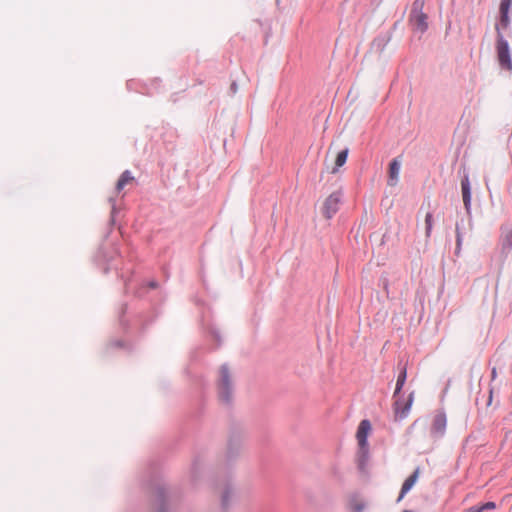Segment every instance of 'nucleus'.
<instances>
[{
    "mask_svg": "<svg viewBox=\"0 0 512 512\" xmlns=\"http://www.w3.org/2000/svg\"><path fill=\"white\" fill-rule=\"evenodd\" d=\"M372 424L368 419H363L355 432L356 450L355 461L361 470L369 467L372 459V450L368 437L372 434Z\"/></svg>",
    "mask_w": 512,
    "mask_h": 512,
    "instance_id": "1",
    "label": "nucleus"
},
{
    "mask_svg": "<svg viewBox=\"0 0 512 512\" xmlns=\"http://www.w3.org/2000/svg\"><path fill=\"white\" fill-rule=\"evenodd\" d=\"M407 377L406 367L402 366L400 369L399 375L397 377L396 388L394 391L393 397L395 398L394 402V416L395 420H402L407 417L409 414L410 408L413 402V395L410 394L407 399H404L403 396L400 395L401 389L405 384Z\"/></svg>",
    "mask_w": 512,
    "mask_h": 512,
    "instance_id": "2",
    "label": "nucleus"
},
{
    "mask_svg": "<svg viewBox=\"0 0 512 512\" xmlns=\"http://www.w3.org/2000/svg\"><path fill=\"white\" fill-rule=\"evenodd\" d=\"M425 0H415L409 14V24L416 33L423 34L428 29V16L424 13L423 8Z\"/></svg>",
    "mask_w": 512,
    "mask_h": 512,
    "instance_id": "3",
    "label": "nucleus"
},
{
    "mask_svg": "<svg viewBox=\"0 0 512 512\" xmlns=\"http://www.w3.org/2000/svg\"><path fill=\"white\" fill-rule=\"evenodd\" d=\"M496 54L499 66L512 72V56L509 47L508 41L505 39L503 33H499V36L496 37Z\"/></svg>",
    "mask_w": 512,
    "mask_h": 512,
    "instance_id": "4",
    "label": "nucleus"
},
{
    "mask_svg": "<svg viewBox=\"0 0 512 512\" xmlns=\"http://www.w3.org/2000/svg\"><path fill=\"white\" fill-rule=\"evenodd\" d=\"M218 391L221 401L225 403L231 401L233 394L231 374L226 365H222L219 370Z\"/></svg>",
    "mask_w": 512,
    "mask_h": 512,
    "instance_id": "5",
    "label": "nucleus"
},
{
    "mask_svg": "<svg viewBox=\"0 0 512 512\" xmlns=\"http://www.w3.org/2000/svg\"><path fill=\"white\" fill-rule=\"evenodd\" d=\"M341 201V196L339 193H332L329 195L323 205V215L330 219L333 215L338 211L339 204Z\"/></svg>",
    "mask_w": 512,
    "mask_h": 512,
    "instance_id": "6",
    "label": "nucleus"
},
{
    "mask_svg": "<svg viewBox=\"0 0 512 512\" xmlns=\"http://www.w3.org/2000/svg\"><path fill=\"white\" fill-rule=\"evenodd\" d=\"M447 417L444 412L437 413L432 422L431 434L435 437H442L445 433Z\"/></svg>",
    "mask_w": 512,
    "mask_h": 512,
    "instance_id": "7",
    "label": "nucleus"
},
{
    "mask_svg": "<svg viewBox=\"0 0 512 512\" xmlns=\"http://www.w3.org/2000/svg\"><path fill=\"white\" fill-rule=\"evenodd\" d=\"M461 190H462V198L465 210L468 214L471 213V184L469 180V175L466 173L461 181Z\"/></svg>",
    "mask_w": 512,
    "mask_h": 512,
    "instance_id": "8",
    "label": "nucleus"
},
{
    "mask_svg": "<svg viewBox=\"0 0 512 512\" xmlns=\"http://www.w3.org/2000/svg\"><path fill=\"white\" fill-rule=\"evenodd\" d=\"M401 165L402 160L400 157H396L390 162L388 185L396 186L398 184Z\"/></svg>",
    "mask_w": 512,
    "mask_h": 512,
    "instance_id": "9",
    "label": "nucleus"
},
{
    "mask_svg": "<svg viewBox=\"0 0 512 512\" xmlns=\"http://www.w3.org/2000/svg\"><path fill=\"white\" fill-rule=\"evenodd\" d=\"M510 16L509 14H500L499 22L495 25L496 34L498 37L499 33H502L503 30H506L510 26Z\"/></svg>",
    "mask_w": 512,
    "mask_h": 512,
    "instance_id": "10",
    "label": "nucleus"
},
{
    "mask_svg": "<svg viewBox=\"0 0 512 512\" xmlns=\"http://www.w3.org/2000/svg\"><path fill=\"white\" fill-rule=\"evenodd\" d=\"M133 180H134V177L131 175L130 171H128V170L124 171L121 174V176H120V178H119V180H118V182L116 184L117 191L120 192L121 190H123L124 187L127 184L133 182Z\"/></svg>",
    "mask_w": 512,
    "mask_h": 512,
    "instance_id": "11",
    "label": "nucleus"
},
{
    "mask_svg": "<svg viewBox=\"0 0 512 512\" xmlns=\"http://www.w3.org/2000/svg\"><path fill=\"white\" fill-rule=\"evenodd\" d=\"M348 507L351 512H361L365 507V503L358 496H352L349 499Z\"/></svg>",
    "mask_w": 512,
    "mask_h": 512,
    "instance_id": "12",
    "label": "nucleus"
},
{
    "mask_svg": "<svg viewBox=\"0 0 512 512\" xmlns=\"http://www.w3.org/2000/svg\"><path fill=\"white\" fill-rule=\"evenodd\" d=\"M463 223H456L455 232H456V249L455 254L458 256L461 252L462 242H463V232H462Z\"/></svg>",
    "mask_w": 512,
    "mask_h": 512,
    "instance_id": "13",
    "label": "nucleus"
},
{
    "mask_svg": "<svg viewBox=\"0 0 512 512\" xmlns=\"http://www.w3.org/2000/svg\"><path fill=\"white\" fill-rule=\"evenodd\" d=\"M348 152V148H345L344 150L340 151L337 154L335 159V168L332 170L333 173H335L338 168L342 167L345 164L348 157Z\"/></svg>",
    "mask_w": 512,
    "mask_h": 512,
    "instance_id": "14",
    "label": "nucleus"
},
{
    "mask_svg": "<svg viewBox=\"0 0 512 512\" xmlns=\"http://www.w3.org/2000/svg\"><path fill=\"white\" fill-rule=\"evenodd\" d=\"M433 224V214L431 212H428L425 216V235L427 238H429L432 234Z\"/></svg>",
    "mask_w": 512,
    "mask_h": 512,
    "instance_id": "15",
    "label": "nucleus"
},
{
    "mask_svg": "<svg viewBox=\"0 0 512 512\" xmlns=\"http://www.w3.org/2000/svg\"><path fill=\"white\" fill-rule=\"evenodd\" d=\"M512 7V0H501L499 6L500 14H509Z\"/></svg>",
    "mask_w": 512,
    "mask_h": 512,
    "instance_id": "16",
    "label": "nucleus"
},
{
    "mask_svg": "<svg viewBox=\"0 0 512 512\" xmlns=\"http://www.w3.org/2000/svg\"><path fill=\"white\" fill-rule=\"evenodd\" d=\"M503 247L511 248L512 247V230L507 233L503 239Z\"/></svg>",
    "mask_w": 512,
    "mask_h": 512,
    "instance_id": "17",
    "label": "nucleus"
},
{
    "mask_svg": "<svg viewBox=\"0 0 512 512\" xmlns=\"http://www.w3.org/2000/svg\"><path fill=\"white\" fill-rule=\"evenodd\" d=\"M496 508V505L494 502H486L485 504L480 505V510L486 511V510H493Z\"/></svg>",
    "mask_w": 512,
    "mask_h": 512,
    "instance_id": "18",
    "label": "nucleus"
},
{
    "mask_svg": "<svg viewBox=\"0 0 512 512\" xmlns=\"http://www.w3.org/2000/svg\"><path fill=\"white\" fill-rule=\"evenodd\" d=\"M420 476V469L417 467L410 476L406 478V480H418Z\"/></svg>",
    "mask_w": 512,
    "mask_h": 512,
    "instance_id": "19",
    "label": "nucleus"
},
{
    "mask_svg": "<svg viewBox=\"0 0 512 512\" xmlns=\"http://www.w3.org/2000/svg\"><path fill=\"white\" fill-rule=\"evenodd\" d=\"M413 484H414V482H404L403 487H402V491H401L402 494L406 493L407 491H409Z\"/></svg>",
    "mask_w": 512,
    "mask_h": 512,
    "instance_id": "20",
    "label": "nucleus"
},
{
    "mask_svg": "<svg viewBox=\"0 0 512 512\" xmlns=\"http://www.w3.org/2000/svg\"><path fill=\"white\" fill-rule=\"evenodd\" d=\"M229 491H225L222 496V505L225 507L227 505Z\"/></svg>",
    "mask_w": 512,
    "mask_h": 512,
    "instance_id": "21",
    "label": "nucleus"
},
{
    "mask_svg": "<svg viewBox=\"0 0 512 512\" xmlns=\"http://www.w3.org/2000/svg\"><path fill=\"white\" fill-rule=\"evenodd\" d=\"M465 512H482V511L480 510V505H477V506L470 507Z\"/></svg>",
    "mask_w": 512,
    "mask_h": 512,
    "instance_id": "22",
    "label": "nucleus"
},
{
    "mask_svg": "<svg viewBox=\"0 0 512 512\" xmlns=\"http://www.w3.org/2000/svg\"><path fill=\"white\" fill-rule=\"evenodd\" d=\"M492 375H493V377L496 375V369L495 368L492 370Z\"/></svg>",
    "mask_w": 512,
    "mask_h": 512,
    "instance_id": "23",
    "label": "nucleus"
},
{
    "mask_svg": "<svg viewBox=\"0 0 512 512\" xmlns=\"http://www.w3.org/2000/svg\"><path fill=\"white\" fill-rule=\"evenodd\" d=\"M159 512H164V510H163V509H161Z\"/></svg>",
    "mask_w": 512,
    "mask_h": 512,
    "instance_id": "24",
    "label": "nucleus"
}]
</instances>
